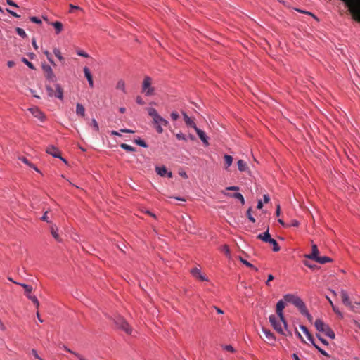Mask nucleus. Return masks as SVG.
<instances>
[{
  "label": "nucleus",
  "instance_id": "obj_56",
  "mask_svg": "<svg viewBox=\"0 0 360 360\" xmlns=\"http://www.w3.org/2000/svg\"><path fill=\"white\" fill-rule=\"evenodd\" d=\"M70 12H71V13L73 11V10H82V8L77 6L70 4Z\"/></svg>",
  "mask_w": 360,
  "mask_h": 360
},
{
  "label": "nucleus",
  "instance_id": "obj_53",
  "mask_svg": "<svg viewBox=\"0 0 360 360\" xmlns=\"http://www.w3.org/2000/svg\"><path fill=\"white\" fill-rule=\"evenodd\" d=\"M316 337L319 339V340L323 343L325 345H328V342L326 340H325L324 338H321L319 334H316Z\"/></svg>",
  "mask_w": 360,
  "mask_h": 360
},
{
  "label": "nucleus",
  "instance_id": "obj_40",
  "mask_svg": "<svg viewBox=\"0 0 360 360\" xmlns=\"http://www.w3.org/2000/svg\"><path fill=\"white\" fill-rule=\"evenodd\" d=\"M134 142H135L137 145H139V146H141V147H143V148H147V147H148V146H147L146 143L143 140H141V139H136V140L134 141Z\"/></svg>",
  "mask_w": 360,
  "mask_h": 360
},
{
  "label": "nucleus",
  "instance_id": "obj_1",
  "mask_svg": "<svg viewBox=\"0 0 360 360\" xmlns=\"http://www.w3.org/2000/svg\"><path fill=\"white\" fill-rule=\"evenodd\" d=\"M269 321L271 326L274 327V328L278 333H281L285 336L292 335L291 332L288 330V327L286 328V329L285 328H283L282 325H283V323L278 316L276 317L274 315H271L269 316Z\"/></svg>",
  "mask_w": 360,
  "mask_h": 360
},
{
  "label": "nucleus",
  "instance_id": "obj_62",
  "mask_svg": "<svg viewBox=\"0 0 360 360\" xmlns=\"http://www.w3.org/2000/svg\"><path fill=\"white\" fill-rule=\"evenodd\" d=\"M6 2L10 6H12L14 7H18V5L15 2H13L12 0H6Z\"/></svg>",
  "mask_w": 360,
  "mask_h": 360
},
{
  "label": "nucleus",
  "instance_id": "obj_38",
  "mask_svg": "<svg viewBox=\"0 0 360 360\" xmlns=\"http://www.w3.org/2000/svg\"><path fill=\"white\" fill-rule=\"evenodd\" d=\"M16 32L18 33V35H20V37H22V38H25L27 37V34L25 33V30L20 27H17L16 28Z\"/></svg>",
  "mask_w": 360,
  "mask_h": 360
},
{
  "label": "nucleus",
  "instance_id": "obj_48",
  "mask_svg": "<svg viewBox=\"0 0 360 360\" xmlns=\"http://www.w3.org/2000/svg\"><path fill=\"white\" fill-rule=\"evenodd\" d=\"M176 137L177 139L179 140H184V141H186V138L185 136V135L182 133H178L176 134Z\"/></svg>",
  "mask_w": 360,
  "mask_h": 360
},
{
  "label": "nucleus",
  "instance_id": "obj_10",
  "mask_svg": "<svg viewBox=\"0 0 360 360\" xmlns=\"http://www.w3.org/2000/svg\"><path fill=\"white\" fill-rule=\"evenodd\" d=\"M28 110L35 117L38 118L39 120H44L45 115L38 108H30Z\"/></svg>",
  "mask_w": 360,
  "mask_h": 360
},
{
  "label": "nucleus",
  "instance_id": "obj_11",
  "mask_svg": "<svg viewBox=\"0 0 360 360\" xmlns=\"http://www.w3.org/2000/svg\"><path fill=\"white\" fill-rule=\"evenodd\" d=\"M262 332L266 338V341L269 342L270 344H273L275 342L276 338L270 330L265 328H262Z\"/></svg>",
  "mask_w": 360,
  "mask_h": 360
},
{
  "label": "nucleus",
  "instance_id": "obj_43",
  "mask_svg": "<svg viewBox=\"0 0 360 360\" xmlns=\"http://www.w3.org/2000/svg\"><path fill=\"white\" fill-rule=\"evenodd\" d=\"M251 208H249L247 211V217L249 219V220L250 221H252V223H255V219L252 216L251 214Z\"/></svg>",
  "mask_w": 360,
  "mask_h": 360
},
{
  "label": "nucleus",
  "instance_id": "obj_42",
  "mask_svg": "<svg viewBox=\"0 0 360 360\" xmlns=\"http://www.w3.org/2000/svg\"><path fill=\"white\" fill-rule=\"evenodd\" d=\"M53 53L55 54V56L60 60H63V56H61V53L59 49H54L53 50Z\"/></svg>",
  "mask_w": 360,
  "mask_h": 360
},
{
  "label": "nucleus",
  "instance_id": "obj_64",
  "mask_svg": "<svg viewBox=\"0 0 360 360\" xmlns=\"http://www.w3.org/2000/svg\"><path fill=\"white\" fill-rule=\"evenodd\" d=\"M63 349L67 351L68 352L75 355V354L76 353L75 352L72 351V349H69L68 347H67L66 346H63Z\"/></svg>",
  "mask_w": 360,
  "mask_h": 360
},
{
  "label": "nucleus",
  "instance_id": "obj_14",
  "mask_svg": "<svg viewBox=\"0 0 360 360\" xmlns=\"http://www.w3.org/2000/svg\"><path fill=\"white\" fill-rule=\"evenodd\" d=\"M191 273L193 275V276H194L196 278H198L199 280H200L202 281H207V278H206L205 276L202 275L201 274L200 270L197 269V268L193 269L191 271Z\"/></svg>",
  "mask_w": 360,
  "mask_h": 360
},
{
  "label": "nucleus",
  "instance_id": "obj_37",
  "mask_svg": "<svg viewBox=\"0 0 360 360\" xmlns=\"http://www.w3.org/2000/svg\"><path fill=\"white\" fill-rule=\"evenodd\" d=\"M46 90L47 91V94H48L49 96L53 97L54 96V94H54V91H53V88L51 86L46 84Z\"/></svg>",
  "mask_w": 360,
  "mask_h": 360
},
{
  "label": "nucleus",
  "instance_id": "obj_21",
  "mask_svg": "<svg viewBox=\"0 0 360 360\" xmlns=\"http://www.w3.org/2000/svg\"><path fill=\"white\" fill-rule=\"evenodd\" d=\"M55 88H56V94H54V96L56 97H57L58 98L62 100L63 98V90L62 89V87L60 86V85L59 84H56L55 85Z\"/></svg>",
  "mask_w": 360,
  "mask_h": 360
},
{
  "label": "nucleus",
  "instance_id": "obj_25",
  "mask_svg": "<svg viewBox=\"0 0 360 360\" xmlns=\"http://www.w3.org/2000/svg\"><path fill=\"white\" fill-rule=\"evenodd\" d=\"M76 114L82 117H84L85 115V108L80 103H77L76 105Z\"/></svg>",
  "mask_w": 360,
  "mask_h": 360
},
{
  "label": "nucleus",
  "instance_id": "obj_2",
  "mask_svg": "<svg viewBox=\"0 0 360 360\" xmlns=\"http://www.w3.org/2000/svg\"><path fill=\"white\" fill-rule=\"evenodd\" d=\"M314 326L316 327V330L319 332L323 333L326 336L329 337L331 339H334L335 338V333L333 330L330 328V326L325 323L321 319H316L314 322Z\"/></svg>",
  "mask_w": 360,
  "mask_h": 360
},
{
  "label": "nucleus",
  "instance_id": "obj_61",
  "mask_svg": "<svg viewBox=\"0 0 360 360\" xmlns=\"http://www.w3.org/2000/svg\"><path fill=\"white\" fill-rule=\"evenodd\" d=\"M6 11L10 13L13 16L15 17V18H20V15H18L16 13L13 12V11L11 10H9V9H6Z\"/></svg>",
  "mask_w": 360,
  "mask_h": 360
},
{
  "label": "nucleus",
  "instance_id": "obj_6",
  "mask_svg": "<svg viewBox=\"0 0 360 360\" xmlns=\"http://www.w3.org/2000/svg\"><path fill=\"white\" fill-rule=\"evenodd\" d=\"M42 70L44 72L45 77L47 80L51 82H55L56 81V77L55 74L53 73L52 68L50 65L46 64L42 65Z\"/></svg>",
  "mask_w": 360,
  "mask_h": 360
},
{
  "label": "nucleus",
  "instance_id": "obj_35",
  "mask_svg": "<svg viewBox=\"0 0 360 360\" xmlns=\"http://www.w3.org/2000/svg\"><path fill=\"white\" fill-rule=\"evenodd\" d=\"M27 297L30 299L36 306V307L38 309L39 307V302L38 301L37 298L35 296L31 295H27Z\"/></svg>",
  "mask_w": 360,
  "mask_h": 360
},
{
  "label": "nucleus",
  "instance_id": "obj_20",
  "mask_svg": "<svg viewBox=\"0 0 360 360\" xmlns=\"http://www.w3.org/2000/svg\"><path fill=\"white\" fill-rule=\"evenodd\" d=\"M84 75H85V77H86L88 82H89V86L91 87H93L94 86V82H93V78H92V75L90 72V70L88 68L85 67L84 68Z\"/></svg>",
  "mask_w": 360,
  "mask_h": 360
},
{
  "label": "nucleus",
  "instance_id": "obj_30",
  "mask_svg": "<svg viewBox=\"0 0 360 360\" xmlns=\"http://www.w3.org/2000/svg\"><path fill=\"white\" fill-rule=\"evenodd\" d=\"M19 160H20L22 162H23L25 164L27 165L29 167L33 168L35 171L37 172H39V170L33 164L29 162V160L25 158V157H20L19 158Z\"/></svg>",
  "mask_w": 360,
  "mask_h": 360
},
{
  "label": "nucleus",
  "instance_id": "obj_13",
  "mask_svg": "<svg viewBox=\"0 0 360 360\" xmlns=\"http://www.w3.org/2000/svg\"><path fill=\"white\" fill-rule=\"evenodd\" d=\"M319 249L317 248V245L314 244L311 247V253L309 255H306L305 257L311 259L312 260H316V259L319 257Z\"/></svg>",
  "mask_w": 360,
  "mask_h": 360
},
{
  "label": "nucleus",
  "instance_id": "obj_39",
  "mask_svg": "<svg viewBox=\"0 0 360 360\" xmlns=\"http://www.w3.org/2000/svg\"><path fill=\"white\" fill-rule=\"evenodd\" d=\"M90 126H91L96 131H99L98 124L95 119H93L91 120V122L90 123Z\"/></svg>",
  "mask_w": 360,
  "mask_h": 360
},
{
  "label": "nucleus",
  "instance_id": "obj_47",
  "mask_svg": "<svg viewBox=\"0 0 360 360\" xmlns=\"http://www.w3.org/2000/svg\"><path fill=\"white\" fill-rule=\"evenodd\" d=\"M48 211H46L44 214V215L41 217V219L44 221H46L47 223H51V221L49 220V218H48Z\"/></svg>",
  "mask_w": 360,
  "mask_h": 360
},
{
  "label": "nucleus",
  "instance_id": "obj_46",
  "mask_svg": "<svg viewBox=\"0 0 360 360\" xmlns=\"http://www.w3.org/2000/svg\"><path fill=\"white\" fill-rule=\"evenodd\" d=\"M331 307H332V309H333V311H334L336 314H338V316H340V317H342V313L340 312V311L338 309V308L336 306H335V305L333 304V305H332V306H331Z\"/></svg>",
  "mask_w": 360,
  "mask_h": 360
},
{
  "label": "nucleus",
  "instance_id": "obj_34",
  "mask_svg": "<svg viewBox=\"0 0 360 360\" xmlns=\"http://www.w3.org/2000/svg\"><path fill=\"white\" fill-rule=\"evenodd\" d=\"M120 147L122 149H124L127 151H129V152H134L136 150L135 148H134L128 144H126V143H121Z\"/></svg>",
  "mask_w": 360,
  "mask_h": 360
},
{
  "label": "nucleus",
  "instance_id": "obj_4",
  "mask_svg": "<svg viewBox=\"0 0 360 360\" xmlns=\"http://www.w3.org/2000/svg\"><path fill=\"white\" fill-rule=\"evenodd\" d=\"M148 113L153 118L154 124H160L165 127L169 125V122L160 116L155 108H148Z\"/></svg>",
  "mask_w": 360,
  "mask_h": 360
},
{
  "label": "nucleus",
  "instance_id": "obj_17",
  "mask_svg": "<svg viewBox=\"0 0 360 360\" xmlns=\"http://www.w3.org/2000/svg\"><path fill=\"white\" fill-rule=\"evenodd\" d=\"M182 114L184 116V122L186 124V125L193 128L194 129H196L197 127L193 120L191 117H189L185 112H183Z\"/></svg>",
  "mask_w": 360,
  "mask_h": 360
},
{
  "label": "nucleus",
  "instance_id": "obj_50",
  "mask_svg": "<svg viewBox=\"0 0 360 360\" xmlns=\"http://www.w3.org/2000/svg\"><path fill=\"white\" fill-rule=\"evenodd\" d=\"M44 53L46 56L47 57V59L52 63L54 65V63H53V60H52V58H51V53L48 51H45L44 52Z\"/></svg>",
  "mask_w": 360,
  "mask_h": 360
},
{
  "label": "nucleus",
  "instance_id": "obj_9",
  "mask_svg": "<svg viewBox=\"0 0 360 360\" xmlns=\"http://www.w3.org/2000/svg\"><path fill=\"white\" fill-rule=\"evenodd\" d=\"M46 151L47 153L51 155L52 156L55 158H58L60 160H62L64 162L67 163V161L60 156V153L59 150L57 148L54 147L53 146H48L46 148Z\"/></svg>",
  "mask_w": 360,
  "mask_h": 360
},
{
  "label": "nucleus",
  "instance_id": "obj_55",
  "mask_svg": "<svg viewBox=\"0 0 360 360\" xmlns=\"http://www.w3.org/2000/svg\"><path fill=\"white\" fill-rule=\"evenodd\" d=\"M222 251L226 254V255H229L230 251H229V248L228 247V245H224L222 248Z\"/></svg>",
  "mask_w": 360,
  "mask_h": 360
},
{
  "label": "nucleus",
  "instance_id": "obj_26",
  "mask_svg": "<svg viewBox=\"0 0 360 360\" xmlns=\"http://www.w3.org/2000/svg\"><path fill=\"white\" fill-rule=\"evenodd\" d=\"M297 295L292 294H286L283 296V299L285 302L292 303L294 304Z\"/></svg>",
  "mask_w": 360,
  "mask_h": 360
},
{
  "label": "nucleus",
  "instance_id": "obj_18",
  "mask_svg": "<svg viewBox=\"0 0 360 360\" xmlns=\"http://www.w3.org/2000/svg\"><path fill=\"white\" fill-rule=\"evenodd\" d=\"M257 238L265 242L268 243L269 240L271 238V235L269 233V229L263 233H260L257 236Z\"/></svg>",
  "mask_w": 360,
  "mask_h": 360
},
{
  "label": "nucleus",
  "instance_id": "obj_22",
  "mask_svg": "<svg viewBox=\"0 0 360 360\" xmlns=\"http://www.w3.org/2000/svg\"><path fill=\"white\" fill-rule=\"evenodd\" d=\"M51 233L52 236L57 240V241H61V239L58 234V228L56 225L52 224L51 226Z\"/></svg>",
  "mask_w": 360,
  "mask_h": 360
},
{
  "label": "nucleus",
  "instance_id": "obj_8",
  "mask_svg": "<svg viewBox=\"0 0 360 360\" xmlns=\"http://www.w3.org/2000/svg\"><path fill=\"white\" fill-rule=\"evenodd\" d=\"M340 295H341V298H342V303L349 307V309L353 311H356V308L352 304V302H350L349 300V295L347 294V292H346V290H341L340 291Z\"/></svg>",
  "mask_w": 360,
  "mask_h": 360
},
{
  "label": "nucleus",
  "instance_id": "obj_36",
  "mask_svg": "<svg viewBox=\"0 0 360 360\" xmlns=\"http://www.w3.org/2000/svg\"><path fill=\"white\" fill-rule=\"evenodd\" d=\"M302 314L304 315L307 319L310 321L312 322L313 317L309 313L307 309L306 308L304 310L300 312Z\"/></svg>",
  "mask_w": 360,
  "mask_h": 360
},
{
  "label": "nucleus",
  "instance_id": "obj_51",
  "mask_svg": "<svg viewBox=\"0 0 360 360\" xmlns=\"http://www.w3.org/2000/svg\"><path fill=\"white\" fill-rule=\"evenodd\" d=\"M136 101L139 105H143L145 103L143 98L140 96H136Z\"/></svg>",
  "mask_w": 360,
  "mask_h": 360
},
{
  "label": "nucleus",
  "instance_id": "obj_23",
  "mask_svg": "<svg viewBox=\"0 0 360 360\" xmlns=\"http://www.w3.org/2000/svg\"><path fill=\"white\" fill-rule=\"evenodd\" d=\"M10 281H13L14 283H16L20 286H22L25 290V295H27V294L28 295H30V292L32 291V287L30 286V285H28L27 284H25V283H17V282H15L13 281L11 278H9Z\"/></svg>",
  "mask_w": 360,
  "mask_h": 360
},
{
  "label": "nucleus",
  "instance_id": "obj_44",
  "mask_svg": "<svg viewBox=\"0 0 360 360\" xmlns=\"http://www.w3.org/2000/svg\"><path fill=\"white\" fill-rule=\"evenodd\" d=\"M240 260L247 266L254 268L256 271H257V269L254 267V266L251 264L250 262H248L247 260L243 259L242 257H240Z\"/></svg>",
  "mask_w": 360,
  "mask_h": 360
},
{
  "label": "nucleus",
  "instance_id": "obj_58",
  "mask_svg": "<svg viewBox=\"0 0 360 360\" xmlns=\"http://www.w3.org/2000/svg\"><path fill=\"white\" fill-rule=\"evenodd\" d=\"M274 276H273V275H271V274H269V275L268 276V279H267V281H266V284L267 285H269V282H270V281H273V280H274Z\"/></svg>",
  "mask_w": 360,
  "mask_h": 360
},
{
  "label": "nucleus",
  "instance_id": "obj_29",
  "mask_svg": "<svg viewBox=\"0 0 360 360\" xmlns=\"http://www.w3.org/2000/svg\"><path fill=\"white\" fill-rule=\"evenodd\" d=\"M268 243L271 244L273 246V250L274 252H278L280 250V246L278 245V243L274 240V238H271Z\"/></svg>",
  "mask_w": 360,
  "mask_h": 360
},
{
  "label": "nucleus",
  "instance_id": "obj_31",
  "mask_svg": "<svg viewBox=\"0 0 360 360\" xmlns=\"http://www.w3.org/2000/svg\"><path fill=\"white\" fill-rule=\"evenodd\" d=\"M51 25L56 29L57 34H59L62 31L63 24L60 22L56 21V22H52Z\"/></svg>",
  "mask_w": 360,
  "mask_h": 360
},
{
  "label": "nucleus",
  "instance_id": "obj_49",
  "mask_svg": "<svg viewBox=\"0 0 360 360\" xmlns=\"http://www.w3.org/2000/svg\"><path fill=\"white\" fill-rule=\"evenodd\" d=\"M30 19L32 22H33L34 23H37V24L41 23V20L37 17L33 16V17H31Z\"/></svg>",
  "mask_w": 360,
  "mask_h": 360
},
{
  "label": "nucleus",
  "instance_id": "obj_52",
  "mask_svg": "<svg viewBox=\"0 0 360 360\" xmlns=\"http://www.w3.org/2000/svg\"><path fill=\"white\" fill-rule=\"evenodd\" d=\"M300 13H305V14H307V15H309L311 16H312L314 19H316V20H319L318 18L313 14L311 13V12H309V11H302V10H297Z\"/></svg>",
  "mask_w": 360,
  "mask_h": 360
},
{
  "label": "nucleus",
  "instance_id": "obj_16",
  "mask_svg": "<svg viewBox=\"0 0 360 360\" xmlns=\"http://www.w3.org/2000/svg\"><path fill=\"white\" fill-rule=\"evenodd\" d=\"M294 305L300 310V312L307 308L304 302L299 297H297L295 299Z\"/></svg>",
  "mask_w": 360,
  "mask_h": 360
},
{
  "label": "nucleus",
  "instance_id": "obj_41",
  "mask_svg": "<svg viewBox=\"0 0 360 360\" xmlns=\"http://www.w3.org/2000/svg\"><path fill=\"white\" fill-rule=\"evenodd\" d=\"M22 61L25 64H26V65H27L30 68H31V69H32V70H34V65H33L31 62H30L27 58H22Z\"/></svg>",
  "mask_w": 360,
  "mask_h": 360
},
{
  "label": "nucleus",
  "instance_id": "obj_60",
  "mask_svg": "<svg viewBox=\"0 0 360 360\" xmlns=\"http://www.w3.org/2000/svg\"><path fill=\"white\" fill-rule=\"evenodd\" d=\"M75 356H76L77 358L79 359V360H87L86 358H84L83 356L80 355L78 353H75Z\"/></svg>",
  "mask_w": 360,
  "mask_h": 360
},
{
  "label": "nucleus",
  "instance_id": "obj_5",
  "mask_svg": "<svg viewBox=\"0 0 360 360\" xmlns=\"http://www.w3.org/2000/svg\"><path fill=\"white\" fill-rule=\"evenodd\" d=\"M115 323L119 328L123 330L126 333H131V328L129 326L128 323L126 322V321L122 317H117L116 319L115 320Z\"/></svg>",
  "mask_w": 360,
  "mask_h": 360
},
{
  "label": "nucleus",
  "instance_id": "obj_28",
  "mask_svg": "<svg viewBox=\"0 0 360 360\" xmlns=\"http://www.w3.org/2000/svg\"><path fill=\"white\" fill-rule=\"evenodd\" d=\"M316 262L320 263V264H326L327 262H330L332 261V259L328 257H326V256H324V257H318L316 260Z\"/></svg>",
  "mask_w": 360,
  "mask_h": 360
},
{
  "label": "nucleus",
  "instance_id": "obj_57",
  "mask_svg": "<svg viewBox=\"0 0 360 360\" xmlns=\"http://www.w3.org/2000/svg\"><path fill=\"white\" fill-rule=\"evenodd\" d=\"M179 115L178 113L175 112H173L171 113V117L173 120H176L178 118H179Z\"/></svg>",
  "mask_w": 360,
  "mask_h": 360
},
{
  "label": "nucleus",
  "instance_id": "obj_33",
  "mask_svg": "<svg viewBox=\"0 0 360 360\" xmlns=\"http://www.w3.org/2000/svg\"><path fill=\"white\" fill-rule=\"evenodd\" d=\"M229 196L233 197L236 199H238L241 201L242 204L243 205L245 203V200L243 196L240 193H235L233 194H229Z\"/></svg>",
  "mask_w": 360,
  "mask_h": 360
},
{
  "label": "nucleus",
  "instance_id": "obj_24",
  "mask_svg": "<svg viewBox=\"0 0 360 360\" xmlns=\"http://www.w3.org/2000/svg\"><path fill=\"white\" fill-rule=\"evenodd\" d=\"M224 161H225V167H224V168L226 169H227L228 167H230L232 165L233 158V157L231 155H224Z\"/></svg>",
  "mask_w": 360,
  "mask_h": 360
},
{
  "label": "nucleus",
  "instance_id": "obj_3",
  "mask_svg": "<svg viewBox=\"0 0 360 360\" xmlns=\"http://www.w3.org/2000/svg\"><path fill=\"white\" fill-rule=\"evenodd\" d=\"M152 84L153 79L149 76H145L142 82V92L146 96H150L155 94V89Z\"/></svg>",
  "mask_w": 360,
  "mask_h": 360
},
{
  "label": "nucleus",
  "instance_id": "obj_59",
  "mask_svg": "<svg viewBox=\"0 0 360 360\" xmlns=\"http://www.w3.org/2000/svg\"><path fill=\"white\" fill-rule=\"evenodd\" d=\"M120 131L122 133H131V134L134 133V131L131 130V129H120Z\"/></svg>",
  "mask_w": 360,
  "mask_h": 360
},
{
  "label": "nucleus",
  "instance_id": "obj_32",
  "mask_svg": "<svg viewBox=\"0 0 360 360\" xmlns=\"http://www.w3.org/2000/svg\"><path fill=\"white\" fill-rule=\"evenodd\" d=\"M116 89L122 91L124 93H126L124 81L120 79L117 83Z\"/></svg>",
  "mask_w": 360,
  "mask_h": 360
},
{
  "label": "nucleus",
  "instance_id": "obj_15",
  "mask_svg": "<svg viewBox=\"0 0 360 360\" xmlns=\"http://www.w3.org/2000/svg\"><path fill=\"white\" fill-rule=\"evenodd\" d=\"M195 130L197 134L198 135L199 138L200 139V140L204 143V144L205 146H207L209 144V143H208L207 137L205 133L202 130L198 129V127L196 129H195Z\"/></svg>",
  "mask_w": 360,
  "mask_h": 360
},
{
  "label": "nucleus",
  "instance_id": "obj_12",
  "mask_svg": "<svg viewBox=\"0 0 360 360\" xmlns=\"http://www.w3.org/2000/svg\"><path fill=\"white\" fill-rule=\"evenodd\" d=\"M155 170L157 172V173L161 176H167L169 178H172V174L171 172H168L167 168L164 166L162 167H155Z\"/></svg>",
  "mask_w": 360,
  "mask_h": 360
},
{
  "label": "nucleus",
  "instance_id": "obj_63",
  "mask_svg": "<svg viewBox=\"0 0 360 360\" xmlns=\"http://www.w3.org/2000/svg\"><path fill=\"white\" fill-rule=\"evenodd\" d=\"M228 191H238L239 188L238 186H229L226 188Z\"/></svg>",
  "mask_w": 360,
  "mask_h": 360
},
{
  "label": "nucleus",
  "instance_id": "obj_27",
  "mask_svg": "<svg viewBox=\"0 0 360 360\" xmlns=\"http://www.w3.org/2000/svg\"><path fill=\"white\" fill-rule=\"evenodd\" d=\"M300 328L302 330V331L307 335L309 341H310L311 342H313V336L311 335V333H309V331L307 328V327H305L304 326H300Z\"/></svg>",
  "mask_w": 360,
  "mask_h": 360
},
{
  "label": "nucleus",
  "instance_id": "obj_7",
  "mask_svg": "<svg viewBox=\"0 0 360 360\" xmlns=\"http://www.w3.org/2000/svg\"><path fill=\"white\" fill-rule=\"evenodd\" d=\"M284 308H285L284 302L282 300H279L277 302V304H276V314H277L278 316L283 321V327H285V328L286 329V328H287V323H286V321H285V320L284 319L283 314V310Z\"/></svg>",
  "mask_w": 360,
  "mask_h": 360
},
{
  "label": "nucleus",
  "instance_id": "obj_19",
  "mask_svg": "<svg viewBox=\"0 0 360 360\" xmlns=\"http://www.w3.org/2000/svg\"><path fill=\"white\" fill-rule=\"evenodd\" d=\"M237 165H238V169L240 172H248L249 170V167H248L247 163L243 160H239L237 162Z\"/></svg>",
  "mask_w": 360,
  "mask_h": 360
},
{
  "label": "nucleus",
  "instance_id": "obj_54",
  "mask_svg": "<svg viewBox=\"0 0 360 360\" xmlns=\"http://www.w3.org/2000/svg\"><path fill=\"white\" fill-rule=\"evenodd\" d=\"M155 128H156V131L159 133V134H162L163 132V129L162 128V125H160V124H155Z\"/></svg>",
  "mask_w": 360,
  "mask_h": 360
},
{
  "label": "nucleus",
  "instance_id": "obj_45",
  "mask_svg": "<svg viewBox=\"0 0 360 360\" xmlns=\"http://www.w3.org/2000/svg\"><path fill=\"white\" fill-rule=\"evenodd\" d=\"M223 349L231 353L235 352V349L231 345L223 346Z\"/></svg>",
  "mask_w": 360,
  "mask_h": 360
}]
</instances>
